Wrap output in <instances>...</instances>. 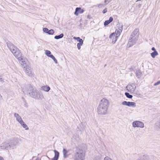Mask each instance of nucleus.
I'll list each match as a JSON object with an SVG mask.
<instances>
[{"instance_id": "f257e3e1", "label": "nucleus", "mask_w": 160, "mask_h": 160, "mask_svg": "<svg viewBox=\"0 0 160 160\" xmlns=\"http://www.w3.org/2000/svg\"><path fill=\"white\" fill-rule=\"evenodd\" d=\"M23 92L31 97L38 100H41L44 97L41 92L30 85H26L22 88Z\"/></svg>"}, {"instance_id": "f03ea898", "label": "nucleus", "mask_w": 160, "mask_h": 160, "mask_svg": "<svg viewBox=\"0 0 160 160\" xmlns=\"http://www.w3.org/2000/svg\"><path fill=\"white\" fill-rule=\"evenodd\" d=\"M21 141L20 139L13 138L8 140L7 142H3L0 146L1 149H11L15 148L16 146Z\"/></svg>"}, {"instance_id": "7ed1b4c3", "label": "nucleus", "mask_w": 160, "mask_h": 160, "mask_svg": "<svg viewBox=\"0 0 160 160\" xmlns=\"http://www.w3.org/2000/svg\"><path fill=\"white\" fill-rule=\"evenodd\" d=\"M109 106L108 100L104 98L101 100L98 108V114L102 115L106 114Z\"/></svg>"}, {"instance_id": "20e7f679", "label": "nucleus", "mask_w": 160, "mask_h": 160, "mask_svg": "<svg viewBox=\"0 0 160 160\" xmlns=\"http://www.w3.org/2000/svg\"><path fill=\"white\" fill-rule=\"evenodd\" d=\"M7 44L9 49L18 59L22 57V53L17 47L10 42H7Z\"/></svg>"}, {"instance_id": "39448f33", "label": "nucleus", "mask_w": 160, "mask_h": 160, "mask_svg": "<svg viewBox=\"0 0 160 160\" xmlns=\"http://www.w3.org/2000/svg\"><path fill=\"white\" fill-rule=\"evenodd\" d=\"M85 154L84 150L82 148H77L75 151L73 159L74 160H83Z\"/></svg>"}, {"instance_id": "423d86ee", "label": "nucleus", "mask_w": 160, "mask_h": 160, "mask_svg": "<svg viewBox=\"0 0 160 160\" xmlns=\"http://www.w3.org/2000/svg\"><path fill=\"white\" fill-rule=\"evenodd\" d=\"M14 116L16 118L17 121L20 124L23 128H25L26 130H28L29 128L27 125L23 121L21 117L18 113H14Z\"/></svg>"}, {"instance_id": "0eeeda50", "label": "nucleus", "mask_w": 160, "mask_h": 160, "mask_svg": "<svg viewBox=\"0 0 160 160\" xmlns=\"http://www.w3.org/2000/svg\"><path fill=\"white\" fill-rule=\"evenodd\" d=\"M126 89L130 93H133L136 89V85L135 83H130L126 87Z\"/></svg>"}, {"instance_id": "6e6552de", "label": "nucleus", "mask_w": 160, "mask_h": 160, "mask_svg": "<svg viewBox=\"0 0 160 160\" xmlns=\"http://www.w3.org/2000/svg\"><path fill=\"white\" fill-rule=\"evenodd\" d=\"M138 38L131 36L128 43V47H130L135 44Z\"/></svg>"}, {"instance_id": "1a4fd4ad", "label": "nucleus", "mask_w": 160, "mask_h": 160, "mask_svg": "<svg viewBox=\"0 0 160 160\" xmlns=\"http://www.w3.org/2000/svg\"><path fill=\"white\" fill-rule=\"evenodd\" d=\"M118 28V29H117L116 30L115 32L114 33L115 36H116V37H118L122 32L123 29V25L122 24H117Z\"/></svg>"}, {"instance_id": "9d476101", "label": "nucleus", "mask_w": 160, "mask_h": 160, "mask_svg": "<svg viewBox=\"0 0 160 160\" xmlns=\"http://www.w3.org/2000/svg\"><path fill=\"white\" fill-rule=\"evenodd\" d=\"M132 125L134 128H143L144 127L143 123L139 121H136L133 122Z\"/></svg>"}, {"instance_id": "9b49d317", "label": "nucleus", "mask_w": 160, "mask_h": 160, "mask_svg": "<svg viewBox=\"0 0 160 160\" xmlns=\"http://www.w3.org/2000/svg\"><path fill=\"white\" fill-rule=\"evenodd\" d=\"M25 72L26 74L30 77H32L33 75V73L32 68L29 66H26L25 68Z\"/></svg>"}, {"instance_id": "f8f14e48", "label": "nucleus", "mask_w": 160, "mask_h": 160, "mask_svg": "<svg viewBox=\"0 0 160 160\" xmlns=\"http://www.w3.org/2000/svg\"><path fill=\"white\" fill-rule=\"evenodd\" d=\"M123 105H126L128 107H135L136 106V104L134 102H130L124 101L122 103Z\"/></svg>"}, {"instance_id": "ddd939ff", "label": "nucleus", "mask_w": 160, "mask_h": 160, "mask_svg": "<svg viewBox=\"0 0 160 160\" xmlns=\"http://www.w3.org/2000/svg\"><path fill=\"white\" fill-rule=\"evenodd\" d=\"M43 31L44 32L48 33L49 35H53L54 33V30L53 29H51L49 30L46 28H43Z\"/></svg>"}, {"instance_id": "4468645a", "label": "nucleus", "mask_w": 160, "mask_h": 160, "mask_svg": "<svg viewBox=\"0 0 160 160\" xmlns=\"http://www.w3.org/2000/svg\"><path fill=\"white\" fill-rule=\"evenodd\" d=\"M109 38L111 39L112 38V43L114 44L116 42L118 37H116L114 33H112L110 35Z\"/></svg>"}, {"instance_id": "2eb2a0df", "label": "nucleus", "mask_w": 160, "mask_h": 160, "mask_svg": "<svg viewBox=\"0 0 160 160\" xmlns=\"http://www.w3.org/2000/svg\"><path fill=\"white\" fill-rule=\"evenodd\" d=\"M139 30L138 29H135L134 30L132 33L131 36L138 38L139 35Z\"/></svg>"}, {"instance_id": "dca6fc26", "label": "nucleus", "mask_w": 160, "mask_h": 160, "mask_svg": "<svg viewBox=\"0 0 160 160\" xmlns=\"http://www.w3.org/2000/svg\"><path fill=\"white\" fill-rule=\"evenodd\" d=\"M18 60L19 62L20 63L21 65H22L24 68H25V67H26V63L24 61V59H23L22 57H19V58H18Z\"/></svg>"}, {"instance_id": "f3484780", "label": "nucleus", "mask_w": 160, "mask_h": 160, "mask_svg": "<svg viewBox=\"0 0 160 160\" xmlns=\"http://www.w3.org/2000/svg\"><path fill=\"white\" fill-rule=\"evenodd\" d=\"M84 12V10L82 9L81 8H76L74 14L78 15L79 13L81 14L83 13Z\"/></svg>"}, {"instance_id": "a211bd4d", "label": "nucleus", "mask_w": 160, "mask_h": 160, "mask_svg": "<svg viewBox=\"0 0 160 160\" xmlns=\"http://www.w3.org/2000/svg\"><path fill=\"white\" fill-rule=\"evenodd\" d=\"M54 152L55 153V155L54 158L52 159V160H58L59 156V153L55 150H54Z\"/></svg>"}, {"instance_id": "6ab92c4d", "label": "nucleus", "mask_w": 160, "mask_h": 160, "mask_svg": "<svg viewBox=\"0 0 160 160\" xmlns=\"http://www.w3.org/2000/svg\"><path fill=\"white\" fill-rule=\"evenodd\" d=\"M68 150H67L65 148H63L62 150V153L63 154V157L64 158H67L68 156V155L67 154Z\"/></svg>"}, {"instance_id": "aec40b11", "label": "nucleus", "mask_w": 160, "mask_h": 160, "mask_svg": "<svg viewBox=\"0 0 160 160\" xmlns=\"http://www.w3.org/2000/svg\"><path fill=\"white\" fill-rule=\"evenodd\" d=\"M113 18L112 17H110L109 20L105 21L104 22V25L105 26H107L109 24L110 22L112 21Z\"/></svg>"}, {"instance_id": "412c9836", "label": "nucleus", "mask_w": 160, "mask_h": 160, "mask_svg": "<svg viewBox=\"0 0 160 160\" xmlns=\"http://www.w3.org/2000/svg\"><path fill=\"white\" fill-rule=\"evenodd\" d=\"M42 89L44 91L48 92L50 90V88L49 86L46 85L42 86Z\"/></svg>"}, {"instance_id": "4be33fe9", "label": "nucleus", "mask_w": 160, "mask_h": 160, "mask_svg": "<svg viewBox=\"0 0 160 160\" xmlns=\"http://www.w3.org/2000/svg\"><path fill=\"white\" fill-rule=\"evenodd\" d=\"M158 54L157 51L153 52L151 53V56L153 58H154L156 56H158Z\"/></svg>"}, {"instance_id": "5701e85b", "label": "nucleus", "mask_w": 160, "mask_h": 160, "mask_svg": "<svg viewBox=\"0 0 160 160\" xmlns=\"http://www.w3.org/2000/svg\"><path fill=\"white\" fill-rule=\"evenodd\" d=\"M64 36V35L63 33H61L59 35H57L54 37V38L56 39H58L61 38H62Z\"/></svg>"}, {"instance_id": "b1692460", "label": "nucleus", "mask_w": 160, "mask_h": 160, "mask_svg": "<svg viewBox=\"0 0 160 160\" xmlns=\"http://www.w3.org/2000/svg\"><path fill=\"white\" fill-rule=\"evenodd\" d=\"M83 41H80V42H78L77 44V46L78 50H80L81 48V46L82 45L83 43Z\"/></svg>"}, {"instance_id": "393cba45", "label": "nucleus", "mask_w": 160, "mask_h": 160, "mask_svg": "<svg viewBox=\"0 0 160 160\" xmlns=\"http://www.w3.org/2000/svg\"><path fill=\"white\" fill-rule=\"evenodd\" d=\"M135 73L136 76L138 78H139L141 76V71L139 70L136 71Z\"/></svg>"}, {"instance_id": "a878e982", "label": "nucleus", "mask_w": 160, "mask_h": 160, "mask_svg": "<svg viewBox=\"0 0 160 160\" xmlns=\"http://www.w3.org/2000/svg\"><path fill=\"white\" fill-rule=\"evenodd\" d=\"M45 53L46 55L48 57H50L51 55H52L51 54V52L50 51L46 50L45 51Z\"/></svg>"}, {"instance_id": "bb28decb", "label": "nucleus", "mask_w": 160, "mask_h": 160, "mask_svg": "<svg viewBox=\"0 0 160 160\" xmlns=\"http://www.w3.org/2000/svg\"><path fill=\"white\" fill-rule=\"evenodd\" d=\"M136 160H149L148 158L144 156L142 157H140Z\"/></svg>"}, {"instance_id": "cd10ccee", "label": "nucleus", "mask_w": 160, "mask_h": 160, "mask_svg": "<svg viewBox=\"0 0 160 160\" xmlns=\"http://www.w3.org/2000/svg\"><path fill=\"white\" fill-rule=\"evenodd\" d=\"M125 95L127 98L130 99L132 98L133 97L132 95H130L129 93L127 92H125Z\"/></svg>"}, {"instance_id": "c85d7f7f", "label": "nucleus", "mask_w": 160, "mask_h": 160, "mask_svg": "<svg viewBox=\"0 0 160 160\" xmlns=\"http://www.w3.org/2000/svg\"><path fill=\"white\" fill-rule=\"evenodd\" d=\"M50 58L52 59V60L54 61L55 63L57 64L58 63L57 60L56 59L55 57L52 55H51V56H50Z\"/></svg>"}, {"instance_id": "c756f323", "label": "nucleus", "mask_w": 160, "mask_h": 160, "mask_svg": "<svg viewBox=\"0 0 160 160\" xmlns=\"http://www.w3.org/2000/svg\"><path fill=\"white\" fill-rule=\"evenodd\" d=\"M73 38L74 39L77 40V41L79 42H80V41H83L82 39L80 38L79 37H74Z\"/></svg>"}, {"instance_id": "7c9ffc66", "label": "nucleus", "mask_w": 160, "mask_h": 160, "mask_svg": "<svg viewBox=\"0 0 160 160\" xmlns=\"http://www.w3.org/2000/svg\"><path fill=\"white\" fill-rule=\"evenodd\" d=\"M82 124L81 123H80L79 124L78 126V128L79 130L81 131L82 129Z\"/></svg>"}, {"instance_id": "2f4dec72", "label": "nucleus", "mask_w": 160, "mask_h": 160, "mask_svg": "<svg viewBox=\"0 0 160 160\" xmlns=\"http://www.w3.org/2000/svg\"><path fill=\"white\" fill-rule=\"evenodd\" d=\"M104 160H112L111 158H109L108 157H106L104 158Z\"/></svg>"}, {"instance_id": "473e14b6", "label": "nucleus", "mask_w": 160, "mask_h": 160, "mask_svg": "<svg viewBox=\"0 0 160 160\" xmlns=\"http://www.w3.org/2000/svg\"><path fill=\"white\" fill-rule=\"evenodd\" d=\"M156 126L160 128V122H157L156 123Z\"/></svg>"}, {"instance_id": "72a5a7b5", "label": "nucleus", "mask_w": 160, "mask_h": 160, "mask_svg": "<svg viewBox=\"0 0 160 160\" xmlns=\"http://www.w3.org/2000/svg\"><path fill=\"white\" fill-rule=\"evenodd\" d=\"M160 84V80L154 84V86H157Z\"/></svg>"}, {"instance_id": "f704fd0d", "label": "nucleus", "mask_w": 160, "mask_h": 160, "mask_svg": "<svg viewBox=\"0 0 160 160\" xmlns=\"http://www.w3.org/2000/svg\"><path fill=\"white\" fill-rule=\"evenodd\" d=\"M103 6V4H100L98 5V7L99 8H102Z\"/></svg>"}, {"instance_id": "c9c22d12", "label": "nucleus", "mask_w": 160, "mask_h": 160, "mask_svg": "<svg viewBox=\"0 0 160 160\" xmlns=\"http://www.w3.org/2000/svg\"><path fill=\"white\" fill-rule=\"evenodd\" d=\"M107 9L106 8L103 10L102 12L103 13H106L107 12Z\"/></svg>"}, {"instance_id": "e433bc0d", "label": "nucleus", "mask_w": 160, "mask_h": 160, "mask_svg": "<svg viewBox=\"0 0 160 160\" xmlns=\"http://www.w3.org/2000/svg\"><path fill=\"white\" fill-rule=\"evenodd\" d=\"M151 49L154 52L157 51L155 48L154 47L152 48Z\"/></svg>"}, {"instance_id": "4c0bfd02", "label": "nucleus", "mask_w": 160, "mask_h": 160, "mask_svg": "<svg viewBox=\"0 0 160 160\" xmlns=\"http://www.w3.org/2000/svg\"><path fill=\"white\" fill-rule=\"evenodd\" d=\"M104 2L105 3H106V4H108L109 3V2L107 0H105L104 1Z\"/></svg>"}, {"instance_id": "58836bf2", "label": "nucleus", "mask_w": 160, "mask_h": 160, "mask_svg": "<svg viewBox=\"0 0 160 160\" xmlns=\"http://www.w3.org/2000/svg\"><path fill=\"white\" fill-rule=\"evenodd\" d=\"M0 160H4V159L3 157L0 156Z\"/></svg>"}, {"instance_id": "ea45409f", "label": "nucleus", "mask_w": 160, "mask_h": 160, "mask_svg": "<svg viewBox=\"0 0 160 160\" xmlns=\"http://www.w3.org/2000/svg\"><path fill=\"white\" fill-rule=\"evenodd\" d=\"M2 99V96L0 94V100Z\"/></svg>"}, {"instance_id": "a19ab883", "label": "nucleus", "mask_w": 160, "mask_h": 160, "mask_svg": "<svg viewBox=\"0 0 160 160\" xmlns=\"http://www.w3.org/2000/svg\"><path fill=\"white\" fill-rule=\"evenodd\" d=\"M0 81H1V82H3V81L2 80V78H0Z\"/></svg>"}, {"instance_id": "79ce46f5", "label": "nucleus", "mask_w": 160, "mask_h": 160, "mask_svg": "<svg viewBox=\"0 0 160 160\" xmlns=\"http://www.w3.org/2000/svg\"><path fill=\"white\" fill-rule=\"evenodd\" d=\"M36 160H39V159L38 158H37Z\"/></svg>"}, {"instance_id": "37998d69", "label": "nucleus", "mask_w": 160, "mask_h": 160, "mask_svg": "<svg viewBox=\"0 0 160 160\" xmlns=\"http://www.w3.org/2000/svg\"><path fill=\"white\" fill-rule=\"evenodd\" d=\"M141 0H137V1H136V2H138V1H141Z\"/></svg>"}, {"instance_id": "c03bdc74", "label": "nucleus", "mask_w": 160, "mask_h": 160, "mask_svg": "<svg viewBox=\"0 0 160 160\" xmlns=\"http://www.w3.org/2000/svg\"><path fill=\"white\" fill-rule=\"evenodd\" d=\"M47 157H48V158H49V159H50V158H49V157H48V156H47Z\"/></svg>"}]
</instances>
